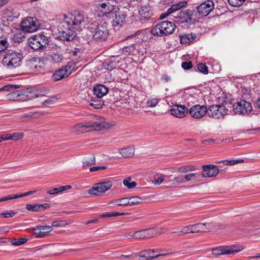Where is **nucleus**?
Wrapping results in <instances>:
<instances>
[{
  "label": "nucleus",
  "mask_w": 260,
  "mask_h": 260,
  "mask_svg": "<svg viewBox=\"0 0 260 260\" xmlns=\"http://www.w3.org/2000/svg\"><path fill=\"white\" fill-rule=\"evenodd\" d=\"M88 29L93 39L96 41H105L109 35L108 24L106 22L91 23Z\"/></svg>",
  "instance_id": "nucleus-1"
},
{
  "label": "nucleus",
  "mask_w": 260,
  "mask_h": 260,
  "mask_svg": "<svg viewBox=\"0 0 260 260\" xmlns=\"http://www.w3.org/2000/svg\"><path fill=\"white\" fill-rule=\"evenodd\" d=\"M176 26L174 23L165 21L155 25L151 29V32L154 36H166L175 32Z\"/></svg>",
  "instance_id": "nucleus-2"
},
{
  "label": "nucleus",
  "mask_w": 260,
  "mask_h": 260,
  "mask_svg": "<svg viewBox=\"0 0 260 260\" xmlns=\"http://www.w3.org/2000/svg\"><path fill=\"white\" fill-rule=\"evenodd\" d=\"M22 55L17 52H9L3 57L2 63L8 69H13L20 66Z\"/></svg>",
  "instance_id": "nucleus-3"
},
{
  "label": "nucleus",
  "mask_w": 260,
  "mask_h": 260,
  "mask_svg": "<svg viewBox=\"0 0 260 260\" xmlns=\"http://www.w3.org/2000/svg\"><path fill=\"white\" fill-rule=\"evenodd\" d=\"M108 125L109 124L105 121L101 122L90 121L80 123L74 126L73 131L78 134L84 132L87 128H89L90 130L101 131L104 128H107Z\"/></svg>",
  "instance_id": "nucleus-4"
},
{
  "label": "nucleus",
  "mask_w": 260,
  "mask_h": 260,
  "mask_svg": "<svg viewBox=\"0 0 260 260\" xmlns=\"http://www.w3.org/2000/svg\"><path fill=\"white\" fill-rule=\"evenodd\" d=\"M49 40L43 32L31 36L28 39V45L34 50L43 49L48 44Z\"/></svg>",
  "instance_id": "nucleus-5"
},
{
  "label": "nucleus",
  "mask_w": 260,
  "mask_h": 260,
  "mask_svg": "<svg viewBox=\"0 0 260 260\" xmlns=\"http://www.w3.org/2000/svg\"><path fill=\"white\" fill-rule=\"evenodd\" d=\"M85 16L78 11H74L72 13L64 14L63 16L62 25L68 27L73 25H79L85 21Z\"/></svg>",
  "instance_id": "nucleus-6"
},
{
  "label": "nucleus",
  "mask_w": 260,
  "mask_h": 260,
  "mask_svg": "<svg viewBox=\"0 0 260 260\" xmlns=\"http://www.w3.org/2000/svg\"><path fill=\"white\" fill-rule=\"evenodd\" d=\"M59 38L63 41H71L74 40L77 34L73 26L68 27L62 25V21L59 26Z\"/></svg>",
  "instance_id": "nucleus-7"
},
{
  "label": "nucleus",
  "mask_w": 260,
  "mask_h": 260,
  "mask_svg": "<svg viewBox=\"0 0 260 260\" xmlns=\"http://www.w3.org/2000/svg\"><path fill=\"white\" fill-rule=\"evenodd\" d=\"M207 115L212 118H223L227 114L228 109L221 105H213L207 108Z\"/></svg>",
  "instance_id": "nucleus-8"
},
{
  "label": "nucleus",
  "mask_w": 260,
  "mask_h": 260,
  "mask_svg": "<svg viewBox=\"0 0 260 260\" xmlns=\"http://www.w3.org/2000/svg\"><path fill=\"white\" fill-rule=\"evenodd\" d=\"M214 8V4L212 1L208 0L202 3L198 7H196L197 12L195 16L199 19L207 16Z\"/></svg>",
  "instance_id": "nucleus-9"
},
{
  "label": "nucleus",
  "mask_w": 260,
  "mask_h": 260,
  "mask_svg": "<svg viewBox=\"0 0 260 260\" xmlns=\"http://www.w3.org/2000/svg\"><path fill=\"white\" fill-rule=\"evenodd\" d=\"M111 16L112 26L121 27L125 22L127 14L124 10L120 9L118 7L115 11L112 12Z\"/></svg>",
  "instance_id": "nucleus-10"
},
{
  "label": "nucleus",
  "mask_w": 260,
  "mask_h": 260,
  "mask_svg": "<svg viewBox=\"0 0 260 260\" xmlns=\"http://www.w3.org/2000/svg\"><path fill=\"white\" fill-rule=\"evenodd\" d=\"M20 27L24 32H32L38 29L39 23L36 18L26 17L21 23Z\"/></svg>",
  "instance_id": "nucleus-11"
},
{
  "label": "nucleus",
  "mask_w": 260,
  "mask_h": 260,
  "mask_svg": "<svg viewBox=\"0 0 260 260\" xmlns=\"http://www.w3.org/2000/svg\"><path fill=\"white\" fill-rule=\"evenodd\" d=\"M113 185L111 181L100 182L94 184L92 188L89 189L88 193L91 195L99 196L110 189Z\"/></svg>",
  "instance_id": "nucleus-12"
},
{
  "label": "nucleus",
  "mask_w": 260,
  "mask_h": 260,
  "mask_svg": "<svg viewBox=\"0 0 260 260\" xmlns=\"http://www.w3.org/2000/svg\"><path fill=\"white\" fill-rule=\"evenodd\" d=\"M233 109L236 114H245L251 111L252 106L250 102L241 100L233 104Z\"/></svg>",
  "instance_id": "nucleus-13"
},
{
  "label": "nucleus",
  "mask_w": 260,
  "mask_h": 260,
  "mask_svg": "<svg viewBox=\"0 0 260 260\" xmlns=\"http://www.w3.org/2000/svg\"><path fill=\"white\" fill-rule=\"evenodd\" d=\"M242 249L236 245L223 246L213 249L212 252L216 255L230 254L238 252Z\"/></svg>",
  "instance_id": "nucleus-14"
},
{
  "label": "nucleus",
  "mask_w": 260,
  "mask_h": 260,
  "mask_svg": "<svg viewBox=\"0 0 260 260\" xmlns=\"http://www.w3.org/2000/svg\"><path fill=\"white\" fill-rule=\"evenodd\" d=\"M207 107L205 106L195 105L188 109V113L196 119L203 118L207 113Z\"/></svg>",
  "instance_id": "nucleus-15"
},
{
  "label": "nucleus",
  "mask_w": 260,
  "mask_h": 260,
  "mask_svg": "<svg viewBox=\"0 0 260 260\" xmlns=\"http://www.w3.org/2000/svg\"><path fill=\"white\" fill-rule=\"evenodd\" d=\"M53 230L50 225H38L31 229L32 233L37 238H45L49 235V233Z\"/></svg>",
  "instance_id": "nucleus-16"
},
{
  "label": "nucleus",
  "mask_w": 260,
  "mask_h": 260,
  "mask_svg": "<svg viewBox=\"0 0 260 260\" xmlns=\"http://www.w3.org/2000/svg\"><path fill=\"white\" fill-rule=\"evenodd\" d=\"M73 69L69 63L63 68L57 70L52 75V78L55 81H58L66 78L72 73Z\"/></svg>",
  "instance_id": "nucleus-17"
},
{
  "label": "nucleus",
  "mask_w": 260,
  "mask_h": 260,
  "mask_svg": "<svg viewBox=\"0 0 260 260\" xmlns=\"http://www.w3.org/2000/svg\"><path fill=\"white\" fill-rule=\"evenodd\" d=\"M201 177H213L219 173L217 166L213 165H206L202 166Z\"/></svg>",
  "instance_id": "nucleus-18"
},
{
  "label": "nucleus",
  "mask_w": 260,
  "mask_h": 260,
  "mask_svg": "<svg viewBox=\"0 0 260 260\" xmlns=\"http://www.w3.org/2000/svg\"><path fill=\"white\" fill-rule=\"evenodd\" d=\"M193 12L192 10H187L185 11H181L177 15L174 16L175 21L177 23H183L190 22Z\"/></svg>",
  "instance_id": "nucleus-19"
},
{
  "label": "nucleus",
  "mask_w": 260,
  "mask_h": 260,
  "mask_svg": "<svg viewBox=\"0 0 260 260\" xmlns=\"http://www.w3.org/2000/svg\"><path fill=\"white\" fill-rule=\"evenodd\" d=\"M170 112L172 115L176 117L181 118L188 113V109L184 105L176 104L172 107Z\"/></svg>",
  "instance_id": "nucleus-20"
},
{
  "label": "nucleus",
  "mask_w": 260,
  "mask_h": 260,
  "mask_svg": "<svg viewBox=\"0 0 260 260\" xmlns=\"http://www.w3.org/2000/svg\"><path fill=\"white\" fill-rule=\"evenodd\" d=\"M140 49V45L139 43L132 44L128 46H124L120 49V54L124 56L136 55L139 52Z\"/></svg>",
  "instance_id": "nucleus-21"
},
{
  "label": "nucleus",
  "mask_w": 260,
  "mask_h": 260,
  "mask_svg": "<svg viewBox=\"0 0 260 260\" xmlns=\"http://www.w3.org/2000/svg\"><path fill=\"white\" fill-rule=\"evenodd\" d=\"M155 251L152 249H149L147 250H143L137 254V256H139V260H150L154 258L157 257L160 255H165L166 254H155Z\"/></svg>",
  "instance_id": "nucleus-22"
},
{
  "label": "nucleus",
  "mask_w": 260,
  "mask_h": 260,
  "mask_svg": "<svg viewBox=\"0 0 260 260\" xmlns=\"http://www.w3.org/2000/svg\"><path fill=\"white\" fill-rule=\"evenodd\" d=\"M212 223H197L192 224L193 233L207 232L212 230Z\"/></svg>",
  "instance_id": "nucleus-23"
},
{
  "label": "nucleus",
  "mask_w": 260,
  "mask_h": 260,
  "mask_svg": "<svg viewBox=\"0 0 260 260\" xmlns=\"http://www.w3.org/2000/svg\"><path fill=\"white\" fill-rule=\"evenodd\" d=\"M139 15L141 20L149 19L152 15L151 6L149 5L141 6L139 9Z\"/></svg>",
  "instance_id": "nucleus-24"
},
{
  "label": "nucleus",
  "mask_w": 260,
  "mask_h": 260,
  "mask_svg": "<svg viewBox=\"0 0 260 260\" xmlns=\"http://www.w3.org/2000/svg\"><path fill=\"white\" fill-rule=\"evenodd\" d=\"M93 91L94 94H95L98 98H102L108 93L109 89L108 87L105 85L99 84L96 85L93 88Z\"/></svg>",
  "instance_id": "nucleus-25"
},
{
  "label": "nucleus",
  "mask_w": 260,
  "mask_h": 260,
  "mask_svg": "<svg viewBox=\"0 0 260 260\" xmlns=\"http://www.w3.org/2000/svg\"><path fill=\"white\" fill-rule=\"evenodd\" d=\"M98 12H100L101 14H98V15L99 17L108 16V15L112 14L113 11H112L110 8H109L106 4L103 3H99L97 5Z\"/></svg>",
  "instance_id": "nucleus-26"
},
{
  "label": "nucleus",
  "mask_w": 260,
  "mask_h": 260,
  "mask_svg": "<svg viewBox=\"0 0 260 260\" xmlns=\"http://www.w3.org/2000/svg\"><path fill=\"white\" fill-rule=\"evenodd\" d=\"M49 207L48 204L45 203L43 204H26V208L32 212H38L45 210Z\"/></svg>",
  "instance_id": "nucleus-27"
},
{
  "label": "nucleus",
  "mask_w": 260,
  "mask_h": 260,
  "mask_svg": "<svg viewBox=\"0 0 260 260\" xmlns=\"http://www.w3.org/2000/svg\"><path fill=\"white\" fill-rule=\"evenodd\" d=\"M23 93L24 94L22 96L23 98L21 99V100H23L24 101L30 100L39 96V94L38 93L37 91L32 90L28 88L24 89Z\"/></svg>",
  "instance_id": "nucleus-28"
},
{
  "label": "nucleus",
  "mask_w": 260,
  "mask_h": 260,
  "mask_svg": "<svg viewBox=\"0 0 260 260\" xmlns=\"http://www.w3.org/2000/svg\"><path fill=\"white\" fill-rule=\"evenodd\" d=\"M119 153L124 158L133 157L135 154V148L133 146H129L126 148L120 149Z\"/></svg>",
  "instance_id": "nucleus-29"
},
{
  "label": "nucleus",
  "mask_w": 260,
  "mask_h": 260,
  "mask_svg": "<svg viewBox=\"0 0 260 260\" xmlns=\"http://www.w3.org/2000/svg\"><path fill=\"white\" fill-rule=\"evenodd\" d=\"M179 37L180 43L186 44L192 42L196 38V35L192 34L179 35Z\"/></svg>",
  "instance_id": "nucleus-30"
},
{
  "label": "nucleus",
  "mask_w": 260,
  "mask_h": 260,
  "mask_svg": "<svg viewBox=\"0 0 260 260\" xmlns=\"http://www.w3.org/2000/svg\"><path fill=\"white\" fill-rule=\"evenodd\" d=\"M24 89L22 90H16L13 92H12L10 93V98L11 99H12L14 101H24L23 100H21V99L23 98L22 96L23 95Z\"/></svg>",
  "instance_id": "nucleus-31"
},
{
  "label": "nucleus",
  "mask_w": 260,
  "mask_h": 260,
  "mask_svg": "<svg viewBox=\"0 0 260 260\" xmlns=\"http://www.w3.org/2000/svg\"><path fill=\"white\" fill-rule=\"evenodd\" d=\"M187 4V2L185 1H183L175 4L169 8V13H174L182 8L185 7Z\"/></svg>",
  "instance_id": "nucleus-32"
},
{
  "label": "nucleus",
  "mask_w": 260,
  "mask_h": 260,
  "mask_svg": "<svg viewBox=\"0 0 260 260\" xmlns=\"http://www.w3.org/2000/svg\"><path fill=\"white\" fill-rule=\"evenodd\" d=\"M189 233H193L192 224L184 226L181 230L178 232H173L171 234H177L178 236H182Z\"/></svg>",
  "instance_id": "nucleus-33"
},
{
  "label": "nucleus",
  "mask_w": 260,
  "mask_h": 260,
  "mask_svg": "<svg viewBox=\"0 0 260 260\" xmlns=\"http://www.w3.org/2000/svg\"><path fill=\"white\" fill-rule=\"evenodd\" d=\"M50 58L54 62L59 63L63 60V57L60 53L57 52L50 54Z\"/></svg>",
  "instance_id": "nucleus-34"
},
{
  "label": "nucleus",
  "mask_w": 260,
  "mask_h": 260,
  "mask_svg": "<svg viewBox=\"0 0 260 260\" xmlns=\"http://www.w3.org/2000/svg\"><path fill=\"white\" fill-rule=\"evenodd\" d=\"M128 205L133 206L140 204L142 202L143 200L139 197L134 196L129 198H127Z\"/></svg>",
  "instance_id": "nucleus-35"
},
{
  "label": "nucleus",
  "mask_w": 260,
  "mask_h": 260,
  "mask_svg": "<svg viewBox=\"0 0 260 260\" xmlns=\"http://www.w3.org/2000/svg\"><path fill=\"white\" fill-rule=\"evenodd\" d=\"M96 162L95 157L91 156L90 157L85 158L83 161V168L95 165Z\"/></svg>",
  "instance_id": "nucleus-36"
},
{
  "label": "nucleus",
  "mask_w": 260,
  "mask_h": 260,
  "mask_svg": "<svg viewBox=\"0 0 260 260\" xmlns=\"http://www.w3.org/2000/svg\"><path fill=\"white\" fill-rule=\"evenodd\" d=\"M201 178V176L199 174H195V173H190L189 174H187L185 175L184 179L186 181H191V180H195V181H199L200 178Z\"/></svg>",
  "instance_id": "nucleus-37"
},
{
  "label": "nucleus",
  "mask_w": 260,
  "mask_h": 260,
  "mask_svg": "<svg viewBox=\"0 0 260 260\" xmlns=\"http://www.w3.org/2000/svg\"><path fill=\"white\" fill-rule=\"evenodd\" d=\"M8 140H12L14 141H17L21 139L24 135L22 133H15L13 134H6Z\"/></svg>",
  "instance_id": "nucleus-38"
},
{
  "label": "nucleus",
  "mask_w": 260,
  "mask_h": 260,
  "mask_svg": "<svg viewBox=\"0 0 260 260\" xmlns=\"http://www.w3.org/2000/svg\"><path fill=\"white\" fill-rule=\"evenodd\" d=\"M196 170V167L194 166H183L178 169L177 172L179 173H187L188 171H193Z\"/></svg>",
  "instance_id": "nucleus-39"
},
{
  "label": "nucleus",
  "mask_w": 260,
  "mask_h": 260,
  "mask_svg": "<svg viewBox=\"0 0 260 260\" xmlns=\"http://www.w3.org/2000/svg\"><path fill=\"white\" fill-rule=\"evenodd\" d=\"M132 237L138 239L146 238L145 230H143L137 231L132 234Z\"/></svg>",
  "instance_id": "nucleus-40"
},
{
  "label": "nucleus",
  "mask_w": 260,
  "mask_h": 260,
  "mask_svg": "<svg viewBox=\"0 0 260 260\" xmlns=\"http://www.w3.org/2000/svg\"><path fill=\"white\" fill-rule=\"evenodd\" d=\"M145 230L146 232V238L154 237L157 235V230L156 229H148Z\"/></svg>",
  "instance_id": "nucleus-41"
},
{
  "label": "nucleus",
  "mask_w": 260,
  "mask_h": 260,
  "mask_svg": "<svg viewBox=\"0 0 260 260\" xmlns=\"http://www.w3.org/2000/svg\"><path fill=\"white\" fill-rule=\"evenodd\" d=\"M113 203L115 204L117 206H125L128 205V199L126 198H122L119 200H116L113 201Z\"/></svg>",
  "instance_id": "nucleus-42"
},
{
  "label": "nucleus",
  "mask_w": 260,
  "mask_h": 260,
  "mask_svg": "<svg viewBox=\"0 0 260 260\" xmlns=\"http://www.w3.org/2000/svg\"><path fill=\"white\" fill-rule=\"evenodd\" d=\"M196 67L197 70L201 73L204 74H207L208 73V68L205 64L200 63Z\"/></svg>",
  "instance_id": "nucleus-43"
},
{
  "label": "nucleus",
  "mask_w": 260,
  "mask_h": 260,
  "mask_svg": "<svg viewBox=\"0 0 260 260\" xmlns=\"http://www.w3.org/2000/svg\"><path fill=\"white\" fill-rule=\"evenodd\" d=\"M244 160L243 159H237V160H225L219 162V164H223L225 165H233L236 164L243 162Z\"/></svg>",
  "instance_id": "nucleus-44"
},
{
  "label": "nucleus",
  "mask_w": 260,
  "mask_h": 260,
  "mask_svg": "<svg viewBox=\"0 0 260 260\" xmlns=\"http://www.w3.org/2000/svg\"><path fill=\"white\" fill-rule=\"evenodd\" d=\"M159 100L157 98L149 99L147 101L146 104L148 107H155L159 102Z\"/></svg>",
  "instance_id": "nucleus-45"
},
{
  "label": "nucleus",
  "mask_w": 260,
  "mask_h": 260,
  "mask_svg": "<svg viewBox=\"0 0 260 260\" xmlns=\"http://www.w3.org/2000/svg\"><path fill=\"white\" fill-rule=\"evenodd\" d=\"M131 178H128V179H124L123 181V183L125 186H126L128 188H133L135 187L137 183L136 182L133 181L130 182Z\"/></svg>",
  "instance_id": "nucleus-46"
},
{
  "label": "nucleus",
  "mask_w": 260,
  "mask_h": 260,
  "mask_svg": "<svg viewBox=\"0 0 260 260\" xmlns=\"http://www.w3.org/2000/svg\"><path fill=\"white\" fill-rule=\"evenodd\" d=\"M27 241L25 238L14 239L12 240L11 243L13 245L19 246L24 244Z\"/></svg>",
  "instance_id": "nucleus-47"
},
{
  "label": "nucleus",
  "mask_w": 260,
  "mask_h": 260,
  "mask_svg": "<svg viewBox=\"0 0 260 260\" xmlns=\"http://www.w3.org/2000/svg\"><path fill=\"white\" fill-rule=\"evenodd\" d=\"M126 214H127L124 212H122V213L113 212L111 213H108L103 214H101L100 215V216H101V217H102V218H106V217H108L115 216L125 215Z\"/></svg>",
  "instance_id": "nucleus-48"
},
{
  "label": "nucleus",
  "mask_w": 260,
  "mask_h": 260,
  "mask_svg": "<svg viewBox=\"0 0 260 260\" xmlns=\"http://www.w3.org/2000/svg\"><path fill=\"white\" fill-rule=\"evenodd\" d=\"M230 5L234 7H240L245 0H228Z\"/></svg>",
  "instance_id": "nucleus-49"
},
{
  "label": "nucleus",
  "mask_w": 260,
  "mask_h": 260,
  "mask_svg": "<svg viewBox=\"0 0 260 260\" xmlns=\"http://www.w3.org/2000/svg\"><path fill=\"white\" fill-rule=\"evenodd\" d=\"M9 46V44L6 39L0 38V52L3 51Z\"/></svg>",
  "instance_id": "nucleus-50"
},
{
  "label": "nucleus",
  "mask_w": 260,
  "mask_h": 260,
  "mask_svg": "<svg viewBox=\"0 0 260 260\" xmlns=\"http://www.w3.org/2000/svg\"><path fill=\"white\" fill-rule=\"evenodd\" d=\"M15 214V212L13 210H11L10 211H7L5 212H3L0 214V216L5 217V218H9L13 216Z\"/></svg>",
  "instance_id": "nucleus-51"
},
{
  "label": "nucleus",
  "mask_w": 260,
  "mask_h": 260,
  "mask_svg": "<svg viewBox=\"0 0 260 260\" xmlns=\"http://www.w3.org/2000/svg\"><path fill=\"white\" fill-rule=\"evenodd\" d=\"M165 176L163 175H160L157 178H154V181H153V183L155 185H160L165 180Z\"/></svg>",
  "instance_id": "nucleus-52"
},
{
  "label": "nucleus",
  "mask_w": 260,
  "mask_h": 260,
  "mask_svg": "<svg viewBox=\"0 0 260 260\" xmlns=\"http://www.w3.org/2000/svg\"><path fill=\"white\" fill-rule=\"evenodd\" d=\"M15 199H17V197L16 196L15 194H10L6 197L0 198V202Z\"/></svg>",
  "instance_id": "nucleus-53"
},
{
  "label": "nucleus",
  "mask_w": 260,
  "mask_h": 260,
  "mask_svg": "<svg viewBox=\"0 0 260 260\" xmlns=\"http://www.w3.org/2000/svg\"><path fill=\"white\" fill-rule=\"evenodd\" d=\"M90 105L95 109H100L102 107L103 103L101 101H98L97 102L94 101V103H91Z\"/></svg>",
  "instance_id": "nucleus-54"
},
{
  "label": "nucleus",
  "mask_w": 260,
  "mask_h": 260,
  "mask_svg": "<svg viewBox=\"0 0 260 260\" xmlns=\"http://www.w3.org/2000/svg\"><path fill=\"white\" fill-rule=\"evenodd\" d=\"M181 66L184 70H189L192 67V62L191 61L183 62Z\"/></svg>",
  "instance_id": "nucleus-55"
},
{
  "label": "nucleus",
  "mask_w": 260,
  "mask_h": 260,
  "mask_svg": "<svg viewBox=\"0 0 260 260\" xmlns=\"http://www.w3.org/2000/svg\"><path fill=\"white\" fill-rule=\"evenodd\" d=\"M173 181V185L179 184L182 183L184 181L183 178L181 177H176L174 178Z\"/></svg>",
  "instance_id": "nucleus-56"
},
{
  "label": "nucleus",
  "mask_w": 260,
  "mask_h": 260,
  "mask_svg": "<svg viewBox=\"0 0 260 260\" xmlns=\"http://www.w3.org/2000/svg\"><path fill=\"white\" fill-rule=\"evenodd\" d=\"M107 169V167L106 166H96L93 167L89 169L90 172H94L97 171L101 170H105Z\"/></svg>",
  "instance_id": "nucleus-57"
},
{
  "label": "nucleus",
  "mask_w": 260,
  "mask_h": 260,
  "mask_svg": "<svg viewBox=\"0 0 260 260\" xmlns=\"http://www.w3.org/2000/svg\"><path fill=\"white\" fill-rule=\"evenodd\" d=\"M36 192V190L29 191L26 192L24 193L16 194L15 196L17 197V198H20V197H23L29 196L30 194L34 193Z\"/></svg>",
  "instance_id": "nucleus-58"
},
{
  "label": "nucleus",
  "mask_w": 260,
  "mask_h": 260,
  "mask_svg": "<svg viewBox=\"0 0 260 260\" xmlns=\"http://www.w3.org/2000/svg\"><path fill=\"white\" fill-rule=\"evenodd\" d=\"M47 193L49 194H57L60 192L59 191V188L58 187V188H53V189H52L49 191H47Z\"/></svg>",
  "instance_id": "nucleus-59"
},
{
  "label": "nucleus",
  "mask_w": 260,
  "mask_h": 260,
  "mask_svg": "<svg viewBox=\"0 0 260 260\" xmlns=\"http://www.w3.org/2000/svg\"><path fill=\"white\" fill-rule=\"evenodd\" d=\"M71 188L72 186L71 185L61 186L58 187L59 192L71 189Z\"/></svg>",
  "instance_id": "nucleus-60"
},
{
  "label": "nucleus",
  "mask_w": 260,
  "mask_h": 260,
  "mask_svg": "<svg viewBox=\"0 0 260 260\" xmlns=\"http://www.w3.org/2000/svg\"><path fill=\"white\" fill-rule=\"evenodd\" d=\"M54 103L53 99H50L44 101L43 103V105L44 106H47L49 105H52Z\"/></svg>",
  "instance_id": "nucleus-61"
},
{
  "label": "nucleus",
  "mask_w": 260,
  "mask_h": 260,
  "mask_svg": "<svg viewBox=\"0 0 260 260\" xmlns=\"http://www.w3.org/2000/svg\"><path fill=\"white\" fill-rule=\"evenodd\" d=\"M62 222V221H54L52 222L51 226H60L62 225L61 223Z\"/></svg>",
  "instance_id": "nucleus-62"
},
{
  "label": "nucleus",
  "mask_w": 260,
  "mask_h": 260,
  "mask_svg": "<svg viewBox=\"0 0 260 260\" xmlns=\"http://www.w3.org/2000/svg\"><path fill=\"white\" fill-rule=\"evenodd\" d=\"M14 88H15V86L10 85L6 86L4 87V89L5 90H11L14 89Z\"/></svg>",
  "instance_id": "nucleus-63"
},
{
  "label": "nucleus",
  "mask_w": 260,
  "mask_h": 260,
  "mask_svg": "<svg viewBox=\"0 0 260 260\" xmlns=\"http://www.w3.org/2000/svg\"><path fill=\"white\" fill-rule=\"evenodd\" d=\"M172 13H169V9H168V11L166 13H164L160 16V19H162L165 18L167 17L168 16H169L170 14H171Z\"/></svg>",
  "instance_id": "nucleus-64"
}]
</instances>
